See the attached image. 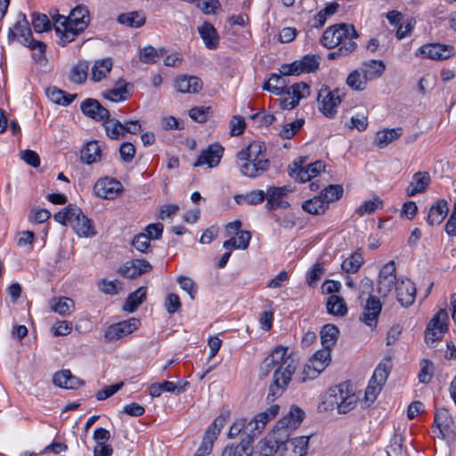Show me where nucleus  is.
<instances>
[{
	"instance_id": "50",
	"label": "nucleus",
	"mask_w": 456,
	"mask_h": 456,
	"mask_svg": "<svg viewBox=\"0 0 456 456\" xmlns=\"http://www.w3.org/2000/svg\"><path fill=\"white\" fill-rule=\"evenodd\" d=\"M126 86L127 85L125 84L118 87L110 89L103 93V96L104 98L115 102L126 101L129 97Z\"/></svg>"
},
{
	"instance_id": "36",
	"label": "nucleus",
	"mask_w": 456,
	"mask_h": 456,
	"mask_svg": "<svg viewBox=\"0 0 456 456\" xmlns=\"http://www.w3.org/2000/svg\"><path fill=\"white\" fill-rule=\"evenodd\" d=\"M45 93L51 102L62 106L69 105L77 97V94H69L56 86L48 87Z\"/></svg>"
},
{
	"instance_id": "49",
	"label": "nucleus",
	"mask_w": 456,
	"mask_h": 456,
	"mask_svg": "<svg viewBox=\"0 0 456 456\" xmlns=\"http://www.w3.org/2000/svg\"><path fill=\"white\" fill-rule=\"evenodd\" d=\"M88 63L86 61H79L75 65L69 74V79L73 83L82 84L86 80L88 73Z\"/></svg>"
},
{
	"instance_id": "57",
	"label": "nucleus",
	"mask_w": 456,
	"mask_h": 456,
	"mask_svg": "<svg viewBox=\"0 0 456 456\" xmlns=\"http://www.w3.org/2000/svg\"><path fill=\"white\" fill-rule=\"evenodd\" d=\"M433 376V363L428 360H421L420 371L419 373V380L421 383L428 384Z\"/></svg>"
},
{
	"instance_id": "58",
	"label": "nucleus",
	"mask_w": 456,
	"mask_h": 456,
	"mask_svg": "<svg viewBox=\"0 0 456 456\" xmlns=\"http://www.w3.org/2000/svg\"><path fill=\"white\" fill-rule=\"evenodd\" d=\"M319 57L315 55H305L299 60L303 73L314 72L319 68Z\"/></svg>"
},
{
	"instance_id": "27",
	"label": "nucleus",
	"mask_w": 456,
	"mask_h": 456,
	"mask_svg": "<svg viewBox=\"0 0 456 456\" xmlns=\"http://www.w3.org/2000/svg\"><path fill=\"white\" fill-rule=\"evenodd\" d=\"M202 81L195 76L182 75L175 80V89L182 94H197L202 89Z\"/></svg>"
},
{
	"instance_id": "14",
	"label": "nucleus",
	"mask_w": 456,
	"mask_h": 456,
	"mask_svg": "<svg viewBox=\"0 0 456 456\" xmlns=\"http://www.w3.org/2000/svg\"><path fill=\"white\" fill-rule=\"evenodd\" d=\"M270 160L266 151L256 154L248 162L240 165V173L249 178H256L264 175L270 168Z\"/></svg>"
},
{
	"instance_id": "32",
	"label": "nucleus",
	"mask_w": 456,
	"mask_h": 456,
	"mask_svg": "<svg viewBox=\"0 0 456 456\" xmlns=\"http://www.w3.org/2000/svg\"><path fill=\"white\" fill-rule=\"evenodd\" d=\"M403 134V128H387L379 130L376 133L374 137V144L379 149L387 147L391 142L397 140Z\"/></svg>"
},
{
	"instance_id": "43",
	"label": "nucleus",
	"mask_w": 456,
	"mask_h": 456,
	"mask_svg": "<svg viewBox=\"0 0 456 456\" xmlns=\"http://www.w3.org/2000/svg\"><path fill=\"white\" fill-rule=\"evenodd\" d=\"M364 260L361 252L355 251L341 264V268L346 273H356L361 266L363 265Z\"/></svg>"
},
{
	"instance_id": "26",
	"label": "nucleus",
	"mask_w": 456,
	"mask_h": 456,
	"mask_svg": "<svg viewBox=\"0 0 456 456\" xmlns=\"http://www.w3.org/2000/svg\"><path fill=\"white\" fill-rule=\"evenodd\" d=\"M338 390V394H335L338 411L339 413L346 414L355 407L357 398L354 393L348 392L345 384H340Z\"/></svg>"
},
{
	"instance_id": "28",
	"label": "nucleus",
	"mask_w": 456,
	"mask_h": 456,
	"mask_svg": "<svg viewBox=\"0 0 456 456\" xmlns=\"http://www.w3.org/2000/svg\"><path fill=\"white\" fill-rule=\"evenodd\" d=\"M431 177L428 172H417L412 175V180L406 189L407 196L413 197L416 194L426 191Z\"/></svg>"
},
{
	"instance_id": "46",
	"label": "nucleus",
	"mask_w": 456,
	"mask_h": 456,
	"mask_svg": "<svg viewBox=\"0 0 456 456\" xmlns=\"http://www.w3.org/2000/svg\"><path fill=\"white\" fill-rule=\"evenodd\" d=\"M344 189L339 184H330L326 186L320 193V197L322 198V201L326 202L328 207L330 203L340 200L343 196Z\"/></svg>"
},
{
	"instance_id": "31",
	"label": "nucleus",
	"mask_w": 456,
	"mask_h": 456,
	"mask_svg": "<svg viewBox=\"0 0 456 456\" xmlns=\"http://www.w3.org/2000/svg\"><path fill=\"white\" fill-rule=\"evenodd\" d=\"M117 21L126 27L138 28L145 24L146 15L142 10L123 12L118 16Z\"/></svg>"
},
{
	"instance_id": "54",
	"label": "nucleus",
	"mask_w": 456,
	"mask_h": 456,
	"mask_svg": "<svg viewBox=\"0 0 456 456\" xmlns=\"http://www.w3.org/2000/svg\"><path fill=\"white\" fill-rule=\"evenodd\" d=\"M304 123V119H297L291 123L284 125L282 129L280 131V136L282 139L292 138L301 129Z\"/></svg>"
},
{
	"instance_id": "61",
	"label": "nucleus",
	"mask_w": 456,
	"mask_h": 456,
	"mask_svg": "<svg viewBox=\"0 0 456 456\" xmlns=\"http://www.w3.org/2000/svg\"><path fill=\"white\" fill-rule=\"evenodd\" d=\"M125 383L123 381H120L118 383H116L114 385L107 386L103 389L100 390L96 394V399L99 401L105 400L111 395H113L115 393H117L119 389H121L124 387Z\"/></svg>"
},
{
	"instance_id": "15",
	"label": "nucleus",
	"mask_w": 456,
	"mask_h": 456,
	"mask_svg": "<svg viewBox=\"0 0 456 456\" xmlns=\"http://www.w3.org/2000/svg\"><path fill=\"white\" fill-rule=\"evenodd\" d=\"M291 192L292 190L288 185L280 187L270 186L265 192V208L270 211L288 208L289 207V202L286 200V197Z\"/></svg>"
},
{
	"instance_id": "37",
	"label": "nucleus",
	"mask_w": 456,
	"mask_h": 456,
	"mask_svg": "<svg viewBox=\"0 0 456 456\" xmlns=\"http://www.w3.org/2000/svg\"><path fill=\"white\" fill-rule=\"evenodd\" d=\"M51 309L62 316L70 315L75 310V303L67 297H54L52 299Z\"/></svg>"
},
{
	"instance_id": "51",
	"label": "nucleus",
	"mask_w": 456,
	"mask_h": 456,
	"mask_svg": "<svg viewBox=\"0 0 456 456\" xmlns=\"http://www.w3.org/2000/svg\"><path fill=\"white\" fill-rule=\"evenodd\" d=\"M248 427V422H247L246 419H236L230 428V430L228 432V437L234 438L243 431L248 436V438L246 440L253 441V439H251V436H249Z\"/></svg>"
},
{
	"instance_id": "39",
	"label": "nucleus",
	"mask_w": 456,
	"mask_h": 456,
	"mask_svg": "<svg viewBox=\"0 0 456 456\" xmlns=\"http://www.w3.org/2000/svg\"><path fill=\"white\" fill-rule=\"evenodd\" d=\"M339 330L333 324H326L321 330V340L323 347L331 350L337 343Z\"/></svg>"
},
{
	"instance_id": "63",
	"label": "nucleus",
	"mask_w": 456,
	"mask_h": 456,
	"mask_svg": "<svg viewBox=\"0 0 456 456\" xmlns=\"http://www.w3.org/2000/svg\"><path fill=\"white\" fill-rule=\"evenodd\" d=\"M382 387L383 385L377 382H373V379H370L368 387H366L365 390L366 401L373 403L376 400L378 395L380 393Z\"/></svg>"
},
{
	"instance_id": "8",
	"label": "nucleus",
	"mask_w": 456,
	"mask_h": 456,
	"mask_svg": "<svg viewBox=\"0 0 456 456\" xmlns=\"http://www.w3.org/2000/svg\"><path fill=\"white\" fill-rule=\"evenodd\" d=\"M448 313L444 309L439 310L429 321L425 330V341L431 346L448 331Z\"/></svg>"
},
{
	"instance_id": "38",
	"label": "nucleus",
	"mask_w": 456,
	"mask_h": 456,
	"mask_svg": "<svg viewBox=\"0 0 456 456\" xmlns=\"http://www.w3.org/2000/svg\"><path fill=\"white\" fill-rule=\"evenodd\" d=\"M327 311L330 314L345 316L347 314V305L344 298L338 295H330L326 303Z\"/></svg>"
},
{
	"instance_id": "7",
	"label": "nucleus",
	"mask_w": 456,
	"mask_h": 456,
	"mask_svg": "<svg viewBox=\"0 0 456 456\" xmlns=\"http://www.w3.org/2000/svg\"><path fill=\"white\" fill-rule=\"evenodd\" d=\"M304 418V411L297 405H292L288 414L280 419L273 429V437L278 439L289 437L290 436L289 431L296 429Z\"/></svg>"
},
{
	"instance_id": "44",
	"label": "nucleus",
	"mask_w": 456,
	"mask_h": 456,
	"mask_svg": "<svg viewBox=\"0 0 456 456\" xmlns=\"http://www.w3.org/2000/svg\"><path fill=\"white\" fill-rule=\"evenodd\" d=\"M111 68L112 61L110 59L96 61L92 68V79L95 82L102 80L111 70Z\"/></svg>"
},
{
	"instance_id": "47",
	"label": "nucleus",
	"mask_w": 456,
	"mask_h": 456,
	"mask_svg": "<svg viewBox=\"0 0 456 456\" xmlns=\"http://www.w3.org/2000/svg\"><path fill=\"white\" fill-rule=\"evenodd\" d=\"M434 422L443 436H444V432L451 429V427L453 424L451 414L444 408L436 410Z\"/></svg>"
},
{
	"instance_id": "3",
	"label": "nucleus",
	"mask_w": 456,
	"mask_h": 456,
	"mask_svg": "<svg viewBox=\"0 0 456 456\" xmlns=\"http://www.w3.org/2000/svg\"><path fill=\"white\" fill-rule=\"evenodd\" d=\"M357 37L359 34L354 25L339 23L325 29L321 43L328 49L338 47L337 51L328 54L330 60H335L352 53L357 48V44L353 39Z\"/></svg>"
},
{
	"instance_id": "1",
	"label": "nucleus",
	"mask_w": 456,
	"mask_h": 456,
	"mask_svg": "<svg viewBox=\"0 0 456 456\" xmlns=\"http://www.w3.org/2000/svg\"><path fill=\"white\" fill-rule=\"evenodd\" d=\"M297 367L295 358L288 354V347L277 346L264 360L261 371L267 376L273 370V382L269 387L267 400L275 401L282 395Z\"/></svg>"
},
{
	"instance_id": "10",
	"label": "nucleus",
	"mask_w": 456,
	"mask_h": 456,
	"mask_svg": "<svg viewBox=\"0 0 456 456\" xmlns=\"http://www.w3.org/2000/svg\"><path fill=\"white\" fill-rule=\"evenodd\" d=\"M399 279L396 277V266L394 260L389 261L382 266L379 271L377 292L380 297H387L393 289H395Z\"/></svg>"
},
{
	"instance_id": "45",
	"label": "nucleus",
	"mask_w": 456,
	"mask_h": 456,
	"mask_svg": "<svg viewBox=\"0 0 456 456\" xmlns=\"http://www.w3.org/2000/svg\"><path fill=\"white\" fill-rule=\"evenodd\" d=\"M146 297V288L140 287L126 298L124 309L129 313L134 312Z\"/></svg>"
},
{
	"instance_id": "20",
	"label": "nucleus",
	"mask_w": 456,
	"mask_h": 456,
	"mask_svg": "<svg viewBox=\"0 0 456 456\" xmlns=\"http://www.w3.org/2000/svg\"><path fill=\"white\" fill-rule=\"evenodd\" d=\"M396 299L402 306L411 305L416 298L415 284L408 278H399L395 286Z\"/></svg>"
},
{
	"instance_id": "6",
	"label": "nucleus",
	"mask_w": 456,
	"mask_h": 456,
	"mask_svg": "<svg viewBox=\"0 0 456 456\" xmlns=\"http://www.w3.org/2000/svg\"><path fill=\"white\" fill-rule=\"evenodd\" d=\"M16 37H18V40L23 45L28 46L33 51L37 50L39 58L44 56L46 45L41 41L33 39L28 20L24 13L19 14V19L13 28H10L8 31L9 42L13 41Z\"/></svg>"
},
{
	"instance_id": "64",
	"label": "nucleus",
	"mask_w": 456,
	"mask_h": 456,
	"mask_svg": "<svg viewBox=\"0 0 456 456\" xmlns=\"http://www.w3.org/2000/svg\"><path fill=\"white\" fill-rule=\"evenodd\" d=\"M120 158L125 162H131L135 155V148L131 142H123L119 147Z\"/></svg>"
},
{
	"instance_id": "19",
	"label": "nucleus",
	"mask_w": 456,
	"mask_h": 456,
	"mask_svg": "<svg viewBox=\"0 0 456 456\" xmlns=\"http://www.w3.org/2000/svg\"><path fill=\"white\" fill-rule=\"evenodd\" d=\"M279 410L280 406L278 404H273L265 411L256 414L255 418L248 422L251 439L256 437L265 429L267 422L276 417Z\"/></svg>"
},
{
	"instance_id": "18",
	"label": "nucleus",
	"mask_w": 456,
	"mask_h": 456,
	"mask_svg": "<svg viewBox=\"0 0 456 456\" xmlns=\"http://www.w3.org/2000/svg\"><path fill=\"white\" fill-rule=\"evenodd\" d=\"M139 326V319L130 318L109 326L105 331L104 337L108 341L118 340L136 330Z\"/></svg>"
},
{
	"instance_id": "16",
	"label": "nucleus",
	"mask_w": 456,
	"mask_h": 456,
	"mask_svg": "<svg viewBox=\"0 0 456 456\" xmlns=\"http://www.w3.org/2000/svg\"><path fill=\"white\" fill-rule=\"evenodd\" d=\"M415 54L416 56L421 55L435 61H444L452 57L455 54V51L454 47L451 45L433 43L420 46Z\"/></svg>"
},
{
	"instance_id": "30",
	"label": "nucleus",
	"mask_w": 456,
	"mask_h": 456,
	"mask_svg": "<svg viewBox=\"0 0 456 456\" xmlns=\"http://www.w3.org/2000/svg\"><path fill=\"white\" fill-rule=\"evenodd\" d=\"M198 31L208 49L215 50L217 48L220 37L217 30L210 22L205 21L198 28Z\"/></svg>"
},
{
	"instance_id": "62",
	"label": "nucleus",
	"mask_w": 456,
	"mask_h": 456,
	"mask_svg": "<svg viewBox=\"0 0 456 456\" xmlns=\"http://www.w3.org/2000/svg\"><path fill=\"white\" fill-rule=\"evenodd\" d=\"M177 282L180 287L190 295L191 298L193 299L197 293V286L193 280L186 276H180L177 279Z\"/></svg>"
},
{
	"instance_id": "55",
	"label": "nucleus",
	"mask_w": 456,
	"mask_h": 456,
	"mask_svg": "<svg viewBox=\"0 0 456 456\" xmlns=\"http://www.w3.org/2000/svg\"><path fill=\"white\" fill-rule=\"evenodd\" d=\"M324 274V267L322 263H316L306 273V282L314 287Z\"/></svg>"
},
{
	"instance_id": "40",
	"label": "nucleus",
	"mask_w": 456,
	"mask_h": 456,
	"mask_svg": "<svg viewBox=\"0 0 456 456\" xmlns=\"http://www.w3.org/2000/svg\"><path fill=\"white\" fill-rule=\"evenodd\" d=\"M266 151L265 142L260 141H254L246 148L237 153V159L243 163L248 162L250 159L256 154Z\"/></svg>"
},
{
	"instance_id": "9",
	"label": "nucleus",
	"mask_w": 456,
	"mask_h": 456,
	"mask_svg": "<svg viewBox=\"0 0 456 456\" xmlns=\"http://www.w3.org/2000/svg\"><path fill=\"white\" fill-rule=\"evenodd\" d=\"M281 98L279 100V105L282 110H292L297 107L301 99L310 95V87L307 84L295 83L291 86L286 88L284 93L280 94Z\"/></svg>"
},
{
	"instance_id": "17",
	"label": "nucleus",
	"mask_w": 456,
	"mask_h": 456,
	"mask_svg": "<svg viewBox=\"0 0 456 456\" xmlns=\"http://www.w3.org/2000/svg\"><path fill=\"white\" fill-rule=\"evenodd\" d=\"M320 110L328 118H332L337 113V107L341 99L338 90L330 91L327 86L322 87L318 94Z\"/></svg>"
},
{
	"instance_id": "60",
	"label": "nucleus",
	"mask_w": 456,
	"mask_h": 456,
	"mask_svg": "<svg viewBox=\"0 0 456 456\" xmlns=\"http://www.w3.org/2000/svg\"><path fill=\"white\" fill-rule=\"evenodd\" d=\"M132 244L138 251L146 253L151 246V239L145 233H139L134 237Z\"/></svg>"
},
{
	"instance_id": "24",
	"label": "nucleus",
	"mask_w": 456,
	"mask_h": 456,
	"mask_svg": "<svg viewBox=\"0 0 456 456\" xmlns=\"http://www.w3.org/2000/svg\"><path fill=\"white\" fill-rule=\"evenodd\" d=\"M382 305L379 298L370 296L363 309L361 320L371 328H375L378 322V317L381 312Z\"/></svg>"
},
{
	"instance_id": "33",
	"label": "nucleus",
	"mask_w": 456,
	"mask_h": 456,
	"mask_svg": "<svg viewBox=\"0 0 456 456\" xmlns=\"http://www.w3.org/2000/svg\"><path fill=\"white\" fill-rule=\"evenodd\" d=\"M368 81L379 78L385 72L386 65L383 61L370 60L360 67Z\"/></svg>"
},
{
	"instance_id": "25",
	"label": "nucleus",
	"mask_w": 456,
	"mask_h": 456,
	"mask_svg": "<svg viewBox=\"0 0 456 456\" xmlns=\"http://www.w3.org/2000/svg\"><path fill=\"white\" fill-rule=\"evenodd\" d=\"M53 383L59 387L65 389H77L85 385V381L76 376L68 369L54 373Z\"/></svg>"
},
{
	"instance_id": "59",
	"label": "nucleus",
	"mask_w": 456,
	"mask_h": 456,
	"mask_svg": "<svg viewBox=\"0 0 456 456\" xmlns=\"http://www.w3.org/2000/svg\"><path fill=\"white\" fill-rule=\"evenodd\" d=\"M390 373V367L387 363H379L374 370L371 377L373 382L379 383L384 386L388 375Z\"/></svg>"
},
{
	"instance_id": "41",
	"label": "nucleus",
	"mask_w": 456,
	"mask_h": 456,
	"mask_svg": "<svg viewBox=\"0 0 456 456\" xmlns=\"http://www.w3.org/2000/svg\"><path fill=\"white\" fill-rule=\"evenodd\" d=\"M302 208L308 214L319 216L327 211L328 205H326V202L322 201V198L318 195L305 200L302 204Z\"/></svg>"
},
{
	"instance_id": "53",
	"label": "nucleus",
	"mask_w": 456,
	"mask_h": 456,
	"mask_svg": "<svg viewBox=\"0 0 456 456\" xmlns=\"http://www.w3.org/2000/svg\"><path fill=\"white\" fill-rule=\"evenodd\" d=\"M383 201L379 198L375 197L372 200L364 201L357 209L356 213L362 216L366 214L370 215L375 212L378 208H382Z\"/></svg>"
},
{
	"instance_id": "23",
	"label": "nucleus",
	"mask_w": 456,
	"mask_h": 456,
	"mask_svg": "<svg viewBox=\"0 0 456 456\" xmlns=\"http://www.w3.org/2000/svg\"><path fill=\"white\" fill-rule=\"evenodd\" d=\"M229 417L228 413H221L208 428L202 442L200 446L208 449V452H212L214 442L217 439L221 429L225 425V422Z\"/></svg>"
},
{
	"instance_id": "34",
	"label": "nucleus",
	"mask_w": 456,
	"mask_h": 456,
	"mask_svg": "<svg viewBox=\"0 0 456 456\" xmlns=\"http://www.w3.org/2000/svg\"><path fill=\"white\" fill-rule=\"evenodd\" d=\"M102 159V145L99 142L93 141L86 144L81 151V160L88 165Z\"/></svg>"
},
{
	"instance_id": "12",
	"label": "nucleus",
	"mask_w": 456,
	"mask_h": 456,
	"mask_svg": "<svg viewBox=\"0 0 456 456\" xmlns=\"http://www.w3.org/2000/svg\"><path fill=\"white\" fill-rule=\"evenodd\" d=\"M302 163L303 160H301L300 163L294 161L292 165L289 167V176L299 183L310 181L312 178L320 175L322 170L324 169V165L322 161H315L305 167H303Z\"/></svg>"
},
{
	"instance_id": "56",
	"label": "nucleus",
	"mask_w": 456,
	"mask_h": 456,
	"mask_svg": "<svg viewBox=\"0 0 456 456\" xmlns=\"http://www.w3.org/2000/svg\"><path fill=\"white\" fill-rule=\"evenodd\" d=\"M210 110V107H193L189 110V116L191 119L198 123H205L208 118Z\"/></svg>"
},
{
	"instance_id": "22",
	"label": "nucleus",
	"mask_w": 456,
	"mask_h": 456,
	"mask_svg": "<svg viewBox=\"0 0 456 456\" xmlns=\"http://www.w3.org/2000/svg\"><path fill=\"white\" fill-rule=\"evenodd\" d=\"M224 147L219 143L210 144L207 150L203 151L194 162V167L208 166V167H215L218 166L224 154Z\"/></svg>"
},
{
	"instance_id": "48",
	"label": "nucleus",
	"mask_w": 456,
	"mask_h": 456,
	"mask_svg": "<svg viewBox=\"0 0 456 456\" xmlns=\"http://www.w3.org/2000/svg\"><path fill=\"white\" fill-rule=\"evenodd\" d=\"M106 134L112 140H120L125 137L123 124L118 119L110 118L103 122Z\"/></svg>"
},
{
	"instance_id": "42",
	"label": "nucleus",
	"mask_w": 456,
	"mask_h": 456,
	"mask_svg": "<svg viewBox=\"0 0 456 456\" xmlns=\"http://www.w3.org/2000/svg\"><path fill=\"white\" fill-rule=\"evenodd\" d=\"M368 82L360 68L353 70L346 78V85L354 91L365 90Z\"/></svg>"
},
{
	"instance_id": "2",
	"label": "nucleus",
	"mask_w": 456,
	"mask_h": 456,
	"mask_svg": "<svg viewBox=\"0 0 456 456\" xmlns=\"http://www.w3.org/2000/svg\"><path fill=\"white\" fill-rule=\"evenodd\" d=\"M89 22V10L83 4L72 9L68 17L57 14L53 17V26L59 37V45L66 46L73 42L87 28Z\"/></svg>"
},
{
	"instance_id": "11",
	"label": "nucleus",
	"mask_w": 456,
	"mask_h": 456,
	"mask_svg": "<svg viewBox=\"0 0 456 456\" xmlns=\"http://www.w3.org/2000/svg\"><path fill=\"white\" fill-rule=\"evenodd\" d=\"M330 351L323 347L321 350H318L307 362L304 368L305 378L314 379L317 378L321 372H322L326 367L330 364Z\"/></svg>"
},
{
	"instance_id": "29",
	"label": "nucleus",
	"mask_w": 456,
	"mask_h": 456,
	"mask_svg": "<svg viewBox=\"0 0 456 456\" xmlns=\"http://www.w3.org/2000/svg\"><path fill=\"white\" fill-rule=\"evenodd\" d=\"M449 212L448 202L445 200L440 199L436 201L434 205L431 206L427 222L429 225H438L440 224Z\"/></svg>"
},
{
	"instance_id": "4",
	"label": "nucleus",
	"mask_w": 456,
	"mask_h": 456,
	"mask_svg": "<svg viewBox=\"0 0 456 456\" xmlns=\"http://www.w3.org/2000/svg\"><path fill=\"white\" fill-rule=\"evenodd\" d=\"M309 436H298L294 438L273 437L271 433L262 445V451L265 456H273L279 453V456H305L308 449Z\"/></svg>"
},
{
	"instance_id": "21",
	"label": "nucleus",
	"mask_w": 456,
	"mask_h": 456,
	"mask_svg": "<svg viewBox=\"0 0 456 456\" xmlns=\"http://www.w3.org/2000/svg\"><path fill=\"white\" fill-rule=\"evenodd\" d=\"M80 109L85 116L97 122H104L110 118L109 110L93 98L84 100L81 102Z\"/></svg>"
},
{
	"instance_id": "52",
	"label": "nucleus",
	"mask_w": 456,
	"mask_h": 456,
	"mask_svg": "<svg viewBox=\"0 0 456 456\" xmlns=\"http://www.w3.org/2000/svg\"><path fill=\"white\" fill-rule=\"evenodd\" d=\"M32 25L36 32L41 33L51 29V21L46 14L33 13Z\"/></svg>"
},
{
	"instance_id": "35",
	"label": "nucleus",
	"mask_w": 456,
	"mask_h": 456,
	"mask_svg": "<svg viewBox=\"0 0 456 456\" xmlns=\"http://www.w3.org/2000/svg\"><path fill=\"white\" fill-rule=\"evenodd\" d=\"M251 443L250 440L243 439L237 444H229L224 449L222 456H251L253 452Z\"/></svg>"
},
{
	"instance_id": "5",
	"label": "nucleus",
	"mask_w": 456,
	"mask_h": 456,
	"mask_svg": "<svg viewBox=\"0 0 456 456\" xmlns=\"http://www.w3.org/2000/svg\"><path fill=\"white\" fill-rule=\"evenodd\" d=\"M53 218L63 225L69 224L79 237L88 238L96 234L93 221L75 205L69 204L63 210L54 214Z\"/></svg>"
},
{
	"instance_id": "13",
	"label": "nucleus",
	"mask_w": 456,
	"mask_h": 456,
	"mask_svg": "<svg viewBox=\"0 0 456 456\" xmlns=\"http://www.w3.org/2000/svg\"><path fill=\"white\" fill-rule=\"evenodd\" d=\"M124 191L122 183L116 178L105 176L98 179L94 186V194L102 199L114 200Z\"/></svg>"
}]
</instances>
